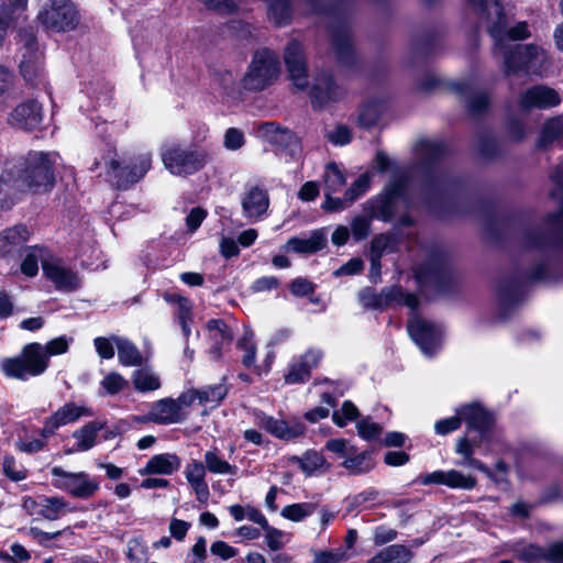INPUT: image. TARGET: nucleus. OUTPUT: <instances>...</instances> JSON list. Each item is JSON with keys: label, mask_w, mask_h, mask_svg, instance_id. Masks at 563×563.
Segmentation results:
<instances>
[{"label": "nucleus", "mask_w": 563, "mask_h": 563, "mask_svg": "<svg viewBox=\"0 0 563 563\" xmlns=\"http://www.w3.org/2000/svg\"><path fill=\"white\" fill-rule=\"evenodd\" d=\"M561 103V97L553 88L537 85L519 95L518 106L522 111L532 109L547 110Z\"/></svg>", "instance_id": "6ab92c4d"}, {"label": "nucleus", "mask_w": 563, "mask_h": 563, "mask_svg": "<svg viewBox=\"0 0 563 563\" xmlns=\"http://www.w3.org/2000/svg\"><path fill=\"white\" fill-rule=\"evenodd\" d=\"M289 460L291 463L299 465L307 476L323 474L330 468V464L324 456L314 450H308L301 456L294 455Z\"/></svg>", "instance_id": "7c9ffc66"}, {"label": "nucleus", "mask_w": 563, "mask_h": 563, "mask_svg": "<svg viewBox=\"0 0 563 563\" xmlns=\"http://www.w3.org/2000/svg\"><path fill=\"white\" fill-rule=\"evenodd\" d=\"M417 482H419L422 485H444L452 489L463 490H471L477 484V479L475 476L471 474H464L457 470H439L431 473H427L424 475H420L417 478Z\"/></svg>", "instance_id": "f3484780"}, {"label": "nucleus", "mask_w": 563, "mask_h": 563, "mask_svg": "<svg viewBox=\"0 0 563 563\" xmlns=\"http://www.w3.org/2000/svg\"><path fill=\"white\" fill-rule=\"evenodd\" d=\"M254 423L274 438L283 441H294L306 432L305 424L298 419L285 420L268 416L262 411L254 412Z\"/></svg>", "instance_id": "4468645a"}, {"label": "nucleus", "mask_w": 563, "mask_h": 563, "mask_svg": "<svg viewBox=\"0 0 563 563\" xmlns=\"http://www.w3.org/2000/svg\"><path fill=\"white\" fill-rule=\"evenodd\" d=\"M284 59L292 84L300 90L308 87L307 66L303 48L297 41H291L285 48Z\"/></svg>", "instance_id": "4be33fe9"}, {"label": "nucleus", "mask_w": 563, "mask_h": 563, "mask_svg": "<svg viewBox=\"0 0 563 563\" xmlns=\"http://www.w3.org/2000/svg\"><path fill=\"white\" fill-rule=\"evenodd\" d=\"M417 151L421 156L422 164L428 168H433L442 158L445 147L441 142L423 140L419 142Z\"/></svg>", "instance_id": "58836bf2"}, {"label": "nucleus", "mask_w": 563, "mask_h": 563, "mask_svg": "<svg viewBox=\"0 0 563 563\" xmlns=\"http://www.w3.org/2000/svg\"><path fill=\"white\" fill-rule=\"evenodd\" d=\"M101 388L103 389L102 395L113 396L123 390L128 385L125 378L117 372H111L103 377L100 382Z\"/></svg>", "instance_id": "5fc2aeb1"}, {"label": "nucleus", "mask_w": 563, "mask_h": 563, "mask_svg": "<svg viewBox=\"0 0 563 563\" xmlns=\"http://www.w3.org/2000/svg\"><path fill=\"white\" fill-rule=\"evenodd\" d=\"M165 299L167 301H177L178 302V319L181 325L183 333L186 338L190 334V310L191 303L187 298L174 295H165Z\"/></svg>", "instance_id": "864d4df0"}, {"label": "nucleus", "mask_w": 563, "mask_h": 563, "mask_svg": "<svg viewBox=\"0 0 563 563\" xmlns=\"http://www.w3.org/2000/svg\"><path fill=\"white\" fill-rule=\"evenodd\" d=\"M461 415L457 413L456 408L454 416L440 419L434 423V431L439 435H446L459 430L461 428Z\"/></svg>", "instance_id": "052dcab7"}, {"label": "nucleus", "mask_w": 563, "mask_h": 563, "mask_svg": "<svg viewBox=\"0 0 563 563\" xmlns=\"http://www.w3.org/2000/svg\"><path fill=\"white\" fill-rule=\"evenodd\" d=\"M284 59L292 84L300 90L308 87L307 66L303 48L297 41H291L285 48Z\"/></svg>", "instance_id": "412c9836"}, {"label": "nucleus", "mask_w": 563, "mask_h": 563, "mask_svg": "<svg viewBox=\"0 0 563 563\" xmlns=\"http://www.w3.org/2000/svg\"><path fill=\"white\" fill-rule=\"evenodd\" d=\"M254 334L251 330H245L243 335L238 341V347L244 352L242 356V363L245 367H255L257 374L262 373V369L255 366L256 358V345L254 343Z\"/></svg>", "instance_id": "a18cd8bd"}, {"label": "nucleus", "mask_w": 563, "mask_h": 563, "mask_svg": "<svg viewBox=\"0 0 563 563\" xmlns=\"http://www.w3.org/2000/svg\"><path fill=\"white\" fill-rule=\"evenodd\" d=\"M415 277L420 290H424L429 285L438 286L442 280L443 273L439 267L428 264L419 266L415 271Z\"/></svg>", "instance_id": "49530a36"}, {"label": "nucleus", "mask_w": 563, "mask_h": 563, "mask_svg": "<svg viewBox=\"0 0 563 563\" xmlns=\"http://www.w3.org/2000/svg\"><path fill=\"white\" fill-rule=\"evenodd\" d=\"M52 485L78 499L91 498L100 488L99 481L86 472H67L60 466L51 470Z\"/></svg>", "instance_id": "1a4fd4ad"}, {"label": "nucleus", "mask_w": 563, "mask_h": 563, "mask_svg": "<svg viewBox=\"0 0 563 563\" xmlns=\"http://www.w3.org/2000/svg\"><path fill=\"white\" fill-rule=\"evenodd\" d=\"M14 88V75L5 67L0 66V107L11 97Z\"/></svg>", "instance_id": "bf43d9fd"}, {"label": "nucleus", "mask_w": 563, "mask_h": 563, "mask_svg": "<svg viewBox=\"0 0 563 563\" xmlns=\"http://www.w3.org/2000/svg\"><path fill=\"white\" fill-rule=\"evenodd\" d=\"M118 349V358L123 366H136L142 362V356L137 347L129 340L123 338H113Z\"/></svg>", "instance_id": "ea45409f"}, {"label": "nucleus", "mask_w": 563, "mask_h": 563, "mask_svg": "<svg viewBox=\"0 0 563 563\" xmlns=\"http://www.w3.org/2000/svg\"><path fill=\"white\" fill-rule=\"evenodd\" d=\"M108 175L115 180L119 187H125L139 181L150 170L152 154L139 153L132 156H121L117 151H110L103 157Z\"/></svg>", "instance_id": "20e7f679"}, {"label": "nucleus", "mask_w": 563, "mask_h": 563, "mask_svg": "<svg viewBox=\"0 0 563 563\" xmlns=\"http://www.w3.org/2000/svg\"><path fill=\"white\" fill-rule=\"evenodd\" d=\"M66 530H58L54 532H46L41 530L37 527H30L26 530H23L26 537L32 539L38 545L52 549L54 548V541L57 540Z\"/></svg>", "instance_id": "603ef678"}, {"label": "nucleus", "mask_w": 563, "mask_h": 563, "mask_svg": "<svg viewBox=\"0 0 563 563\" xmlns=\"http://www.w3.org/2000/svg\"><path fill=\"white\" fill-rule=\"evenodd\" d=\"M245 144L244 133L236 128H230L223 136V145L228 151H238Z\"/></svg>", "instance_id": "69168bd1"}, {"label": "nucleus", "mask_w": 563, "mask_h": 563, "mask_svg": "<svg viewBox=\"0 0 563 563\" xmlns=\"http://www.w3.org/2000/svg\"><path fill=\"white\" fill-rule=\"evenodd\" d=\"M206 329L210 341L213 343L211 353L214 357H218L221 347L231 343L233 338L232 331L222 320L218 319L209 320Z\"/></svg>", "instance_id": "72a5a7b5"}, {"label": "nucleus", "mask_w": 563, "mask_h": 563, "mask_svg": "<svg viewBox=\"0 0 563 563\" xmlns=\"http://www.w3.org/2000/svg\"><path fill=\"white\" fill-rule=\"evenodd\" d=\"M349 558L350 555L346 551L341 548L330 551H318L314 553V563H340Z\"/></svg>", "instance_id": "338daca9"}, {"label": "nucleus", "mask_w": 563, "mask_h": 563, "mask_svg": "<svg viewBox=\"0 0 563 563\" xmlns=\"http://www.w3.org/2000/svg\"><path fill=\"white\" fill-rule=\"evenodd\" d=\"M37 21L47 31L69 32L79 24V11L71 0H42Z\"/></svg>", "instance_id": "0eeeda50"}, {"label": "nucleus", "mask_w": 563, "mask_h": 563, "mask_svg": "<svg viewBox=\"0 0 563 563\" xmlns=\"http://www.w3.org/2000/svg\"><path fill=\"white\" fill-rule=\"evenodd\" d=\"M27 0H0V47L11 23L25 10Z\"/></svg>", "instance_id": "473e14b6"}, {"label": "nucleus", "mask_w": 563, "mask_h": 563, "mask_svg": "<svg viewBox=\"0 0 563 563\" xmlns=\"http://www.w3.org/2000/svg\"><path fill=\"white\" fill-rule=\"evenodd\" d=\"M515 556L523 563H539L547 560L550 563H563V543H554L547 550L536 544L517 543L511 548Z\"/></svg>", "instance_id": "aec40b11"}, {"label": "nucleus", "mask_w": 563, "mask_h": 563, "mask_svg": "<svg viewBox=\"0 0 563 563\" xmlns=\"http://www.w3.org/2000/svg\"><path fill=\"white\" fill-rule=\"evenodd\" d=\"M456 90L467 96V108L472 114L478 115L487 110L489 100L486 93L482 91H475L468 85L464 84L457 85Z\"/></svg>", "instance_id": "79ce46f5"}, {"label": "nucleus", "mask_w": 563, "mask_h": 563, "mask_svg": "<svg viewBox=\"0 0 563 563\" xmlns=\"http://www.w3.org/2000/svg\"><path fill=\"white\" fill-rule=\"evenodd\" d=\"M104 427V421L95 420L86 423L80 429L76 430L73 433V438L75 439L74 446L68 452H86L93 448V445L96 444L98 432L102 430Z\"/></svg>", "instance_id": "c756f323"}, {"label": "nucleus", "mask_w": 563, "mask_h": 563, "mask_svg": "<svg viewBox=\"0 0 563 563\" xmlns=\"http://www.w3.org/2000/svg\"><path fill=\"white\" fill-rule=\"evenodd\" d=\"M412 552L405 545L393 544L377 552L368 563H409Z\"/></svg>", "instance_id": "e433bc0d"}, {"label": "nucleus", "mask_w": 563, "mask_h": 563, "mask_svg": "<svg viewBox=\"0 0 563 563\" xmlns=\"http://www.w3.org/2000/svg\"><path fill=\"white\" fill-rule=\"evenodd\" d=\"M1 465L3 474L12 482H21L27 477V470L11 454L3 456Z\"/></svg>", "instance_id": "3c124183"}, {"label": "nucleus", "mask_w": 563, "mask_h": 563, "mask_svg": "<svg viewBox=\"0 0 563 563\" xmlns=\"http://www.w3.org/2000/svg\"><path fill=\"white\" fill-rule=\"evenodd\" d=\"M92 408L85 402L67 401L43 420V435H54L56 431L67 424H73L81 418L93 417Z\"/></svg>", "instance_id": "ddd939ff"}, {"label": "nucleus", "mask_w": 563, "mask_h": 563, "mask_svg": "<svg viewBox=\"0 0 563 563\" xmlns=\"http://www.w3.org/2000/svg\"><path fill=\"white\" fill-rule=\"evenodd\" d=\"M342 93V89L335 85L332 76L328 73L321 74L311 89L312 102L318 107L336 100Z\"/></svg>", "instance_id": "bb28decb"}, {"label": "nucleus", "mask_w": 563, "mask_h": 563, "mask_svg": "<svg viewBox=\"0 0 563 563\" xmlns=\"http://www.w3.org/2000/svg\"><path fill=\"white\" fill-rule=\"evenodd\" d=\"M263 530L265 532L266 544L272 551H277L284 547V539L286 537V533L284 531L271 527L268 523L263 528Z\"/></svg>", "instance_id": "774afa93"}, {"label": "nucleus", "mask_w": 563, "mask_h": 563, "mask_svg": "<svg viewBox=\"0 0 563 563\" xmlns=\"http://www.w3.org/2000/svg\"><path fill=\"white\" fill-rule=\"evenodd\" d=\"M43 121V108L36 100H26L19 103L7 118V122L14 129L23 131L36 130Z\"/></svg>", "instance_id": "dca6fc26"}, {"label": "nucleus", "mask_w": 563, "mask_h": 563, "mask_svg": "<svg viewBox=\"0 0 563 563\" xmlns=\"http://www.w3.org/2000/svg\"><path fill=\"white\" fill-rule=\"evenodd\" d=\"M71 342L73 338L60 335L48 341L45 345L42 344L45 357H47V360L49 361L51 356L65 354L68 351Z\"/></svg>", "instance_id": "6e6d98bb"}, {"label": "nucleus", "mask_w": 563, "mask_h": 563, "mask_svg": "<svg viewBox=\"0 0 563 563\" xmlns=\"http://www.w3.org/2000/svg\"><path fill=\"white\" fill-rule=\"evenodd\" d=\"M316 510V504L313 503H297L285 506L280 515L287 520L292 522H300L311 516Z\"/></svg>", "instance_id": "09e8293b"}, {"label": "nucleus", "mask_w": 563, "mask_h": 563, "mask_svg": "<svg viewBox=\"0 0 563 563\" xmlns=\"http://www.w3.org/2000/svg\"><path fill=\"white\" fill-rule=\"evenodd\" d=\"M470 431L477 432L476 437L463 435L456 439L454 452L460 456L455 465L476 470L487 477H493L489 467L475 457L476 452L482 455H506L511 448L504 439L500 431L494 426V418L478 404H467L457 407Z\"/></svg>", "instance_id": "7ed1b4c3"}, {"label": "nucleus", "mask_w": 563, "mask_h": 563, "mask_svg": "<svg viewBox=\"0 0 563 563\" xmlns=\"http://www.w3.org/2000/svg\"><path fill=\"white\" fill-rule=\"evenodd\" d=\"M405 188L402 180L394 179L390 181L383 196L368 200L365 203L364 210L367 216L372 219L390 220L395 212L397 201L404 198Z\"/></svg>", "instance_id": "2eb2a0df"}, {"label": "nucleus", "mask_w": 563, "mask_h": 563, "mask_svg": "<svg viewBox=\"0 0 563 563\" xmlns=\"http://www.w3.org/2000/svg\"><path fill=\"white\" fill-rule=\"evenodd\" d=\"M43 274L59 291H73L80 285L77 273L57 257L43 262Z\"/></svg>", "instance_id": "a211bd4d"}, {"label": "nucleus", "mask_w": 563, "mask_h": 563, "mask_svg": "<svg viewBox=\"0 0 563 563\" xmlns=\"http://www.w3.org/2000/svg\"><path fill=\"white\" fill-rule=\"evenodd\" d=\"M279 75V58L267 49H258L254 53L247 71L241 80L245 90L261 91L273 85Z\"/></svg>", "instance_id": "423d86ee"}, {"label": "nucleus", "mask_w": 563, "mask_h": 563, "mask_svg": "<svg viewBox=\"0 0 563 563\" xmlns=\"http://www.w3.org/2000/svg\"><path fill=\"white\" fill-rule=\"evenodd\" d=\"M185 419L186 415L180 413L179 408L174 402V398L167 397L153 402L147 415L142 420L168 426L180 423Z\"/></svg>", "instance_id": "b1692460"}, {"label": "nucleus", "mask_w": 563, "mask_h": 563, "mask_svg": "<svg viewBox=\"0 0 563 563\" xmlns=\"http://www.w3.org/2000/svg\"><path fill=\"white\" fill-rule=\"evenodd\" d=\"M341 465L351 475H362L371 472L375 464L369 452H360L354 448Z\"/></svg>", "instance_id": "f704fd0d"}, {"label": "nucleus", "mask_w": 563, "mask_h": 563, "mask_svg": "<svg viewBox=\"0 0 563 563\" xmlns=\"http://www.w3.org/2000/svg\"><path fill=\"white\" fill-rule=\"evenodd\" d=\"M358 299L365 308L379 310L393 303L406 306L412 310L419 306L418 297L406 292L400 286L384 287L378 294L372 288H365L358 294Z\"/></svg>", "instance_id": "f8f14e48"}, {"label": "nucleus", "mask_w": 563, "mask_h": 563, "mask_svg": "<svg viewBox=\"0 0 563 563\" xmlns=\"http://www.w3.org/2000/svg\"><path fill=\"white\" fill-rule=\"evenodd\" d=\"M243 209V216L250 222H256L260 220L268 210L269 196L266 189L252 186L247 188L241 199Z\"/></svg>", "instance_id": "5701e85b"}, {"label": "nucleus", "mask_w": 563, "mask_h": 563, "mask_svg": "<svg viewBox=\"0 0 563 563\" xmlns=\"http://www.w3.org/2000/svg\"><path fill=\"white\" fill-rule=\"evenodd\" d=\"M22 58L20 73L23 78L34 87L45 85V74L42 64V55L37 48L32 31L20 32Z\"/></svg>", "instance_id": "9b49d317"}, {"label": "nucleus", "mask_w": 563, "mask_h": 563, "mask_svg": "<svg viewBox=\"0 0 563 563\" xmlns=\"http://www.w3.org/2000/svg\"><path fill=\"white\" fill-rule=\"evenodd\" d=\"M203 459L206 468L212 474L236 475L238 473V467L221 459L217 449L206 451Z\"/></svg>", "instance_id": "37998d69"}, {"label": "nucleus", "mask_w": 563, "mask_h": 563, "mask_svg": "<svg viewBox=\"0 0 563 563\" xmlns=\"http://www.w3.org/2000/svg\"><path fill=\"white\" fill-rule=\"evenodd\" d=\"M327 239L321 230L312 231L308 238H291L287 241L284 250L299 254H310L322 250Z\"/></svg>", "instance_id": "c85d7f7f"}, {"label": "nucleus", "mask_w": 563, "mask_h": 563, "mask_svg": "<svg viewBox=\"0 0 563 563\" xmlns=\"http://www.w3.org/2000/svg\"><path fill=\"white\" fill-rule=\"evenodd\" d=\"M481 18L486 20L487 30L496 48L504 56L507 74L523 70L528 75H540L547 60L545 52L536 45L506 47V41H521L530 36L527 22L521 21L509 27L508 19L499 0H467Z\"/></svg>", "instance_id": "f257e3e1"}, {"label": "nucleus", "mask_w": 563, "mask_h": 563, "mask_svg": "<svg viewBox=\"0 0 563 563\" xmlns=\"http://www.w3.org/2000/svg\"><path fill=\"white\" fill-rule=\"evenodd\" d=\"M279 134L278 141L273 145L278 146L296 159L300 158L301 145L299 137L292 131L284 128H282Z\"/></svg>", "instance_id": "de8ad7c7"}, {"label": "nucleus", "mask_w": 563, "mask_h": 563, "mask_svg": "<svg viewBox=\"0 0 563 563\" xmlns=\"http://www.w3.org/2000/svg\"><path fill=\"white\" fill-rule=\"evenodd\" d=\"M31 505H36L37 507V515L42 516L43 518L47 520H57L60 517L67 515L68 512H71L73 509L69 505V503L63 498V497H46L42 496L38 498L37 501L33 500L32 498H26L24 500V506L26 508Z\"/></svg>", "instance_id": "393cba45"}, {"label": "nucleus", "mask_w": 563, "mask_h": 563, "mask_svg": "<svg viewBox=\"0 0 563 563\" xmlns=\"http://www.w3.org/2000/svg\"><path fill=\"white\" fill-rule=\"evenodd\" d=\"M358 410L353 402L346 400L342 404L341 409L335 410L332 415V420L338 427H345L350 421L357 418Z\"/></svg>", "instance_id": "4d7b16f0"}, {"label": "nucleus", "mask_w": 563, "mask_h": 563, "mask_svg": "<svg viewBox=\"0 0 563 563\" xmlns=\"http://www.w3.org/2000/svg\"><path fill=\"white\" fill-rule=\"evenodd\" d=\"M161 156L165 168L176 176L192 175L208 162V155L205 151L185 147L176 143L165 145L162 148Z\"/></svg>", "instance_id": "6e6552de"}, {"label": "nucleus", "mask_w": 563, "mask_h": 563, "mask_svg": "<svg viewBox=\"0 0 563 563\" xmlns=\"http://www.w3.org/2000/svg\"><path fill=\"white\" fill-rule=\"evenodd\" d=\"M417 308L418 306L413 310L410 309L407 330L421 352L427 356H431L442 344L443 329L440 324L419 317Z\"/></svg>", "instance_id": "9d476101"}, {"label": "nucleus", "mask_w": 563, "mask_h": 563, "mask_svg": "<svg viewBox=\"0 0 563 563\" xmlns=\"http://www.w3.org/2000/svg\"><path fill=\"white\" fill-rule=\"evenodd\" d=\"M563 139V115L549 118L542 124L537 140L539 150H548Z\"/></svg>", "instance_id": "2f4dec72"}, {"label": "nucleus", "mask_w": 563, "mask_h": 563, "mask_svg": "<svg viewBox=\"0 0 563 563\" xmlns=\"http://www.w3.org/2000/svg\"><path fill=\"white\" fill-rule=\"evenodd\" d=\"M47 255L48 251L44 247H29L21 264V272L27 277H34L38 272V263L43 265L44 261H49Z\"/></svg>", "instance_id": "a19ab883"}, {"label": "nucleus", "mask_w": 563, "mask_h": 563, "mask_svg": "<svg viewBox=\"0 0 563 563\" xmlns=\"http://www.w3.org/2000/svg\"><path fill=\"white\" fill-rule=\"evenodd\" d=\"M207 216L208 211L202 207H194L190 209L185 218L187 232L190 234L195 233L206 220Z\"/></svg>", "instance_id": "0e129e2a"}, {"label": "nucleus", "mask_w": 563, "mask_h": 563, "mask_svg": "<svg viewBox=\"0 0 563 563\" xmlns=\"http://www.w3.org/2000/svg\"><path fill=\"white\" fill-rule=\"evenodd\" d=\"M358 435L366 441L378 440L382 434V427L371 419H362L356 424Z\"/></svg>", "instance_id": "13d9d810"}, {"label": "nucleus", "mask_w": 563, "mask_h": 563, "mask_svg": "<svg viewBox=\"0 0 563 563\" xmlns=\"http://www.w3.org/2000/svg\"><path fill=\"white\" fill-rule=\"evenodd\" d=\"M181 466L180 457L175 453H161L152 456L140 470L141 475H172Z\"/></svg>", "instance_id": "a878e982"}, {"label": "nucleus", "mask_w": 563, "mask_h": 563, "mask_svg": "<svg viewBox=\"0 0 563 563\" xmlns=\"http://www.w3.org/2000/svg\"><path fill=\"white\" fill-rule=\"evenodd\" d=\"M47 367L48 360L44 355L42 344L36 342L24 345L19 355L0 362L2 373L9 378L19 380L40 376Z\"/></svg>", "instance_id": "39448f33"}, {"label": "nucleus", "mask_w": 563, "mask_h": 563, "mask_svg": "<svg viewBox=\"0 0 563 563\" xmlns=\"http://www.w3.org/2000/svg\"><path fill=\"white\" fill-rule=\"evenodd\" d=\"M59 155L55 152H29L22 158L0 164V208H9L22 194L49 191L55 183L54 166Z\"/></svg>", "instance_id": "f03ea898"}, {"label": "nucleus", "mask_w": 563, "mask_h": 563, "mask_svg": "<svg viewBox=\"0 0 563 563\" xmlns=\"http://www.w3.org/2000/svg\"><path fill=\"white\" fill-rule=\"evenodd\" d=\"M323 180L324 192H339L346 183L345 176L335 163L327 165Z\"/></svg>", "instance_id": "8fccbe9b"}, {"label": "nucleus", "mask_w": 563, "mask_h": 563, "mask_svg": "<svg viewBox=\"0 0 563 563\" xmlns=\"http://www.w3.org/2000/svg\"><path fill=\"white\" fill-rule=\"evenodd\" d=\"M30 232L25 225L19 224L0 232V254L12 255L27 242Z\"/></svg>", "instance_id": "cd10ccee"}, {"label": "nucleus", "mask_w": 563, "mask_h": 563, "mask_svg": "<svg viewBox=\"0 0 563 563\" xmlns=\"http://www.w3.org/2000/svg\"><path fill=\"white\" fill-rule=\"evenodd\" d=\"M132 384L135 390L142 394L158 390L162 386L159 375L148 367L134 371Z\"/></svg>", "instance_id": "4c0bfd02"}, {"label": "nucleus", "mask_w": 563, "mask_h": 563, "mask_svg": "<svg viewBox=\"0 0 563 563\" xmlns=\"http://www.w3.org/2000/svg\"><path fill=\"white\" fill-rule=\"evenodd\" d=\"M369 174L365 173L361 175L345 191V199L349 200V202L355 201L357 198H360L363 194L367 191V189L369 188Z\"/></svg>", "instance_id": "680f3d73"}, {"label": "nucleus", "mask_w": 563, "mask_h": 563, "mask_svg": "<svg viewBox=\"0 0 563 563\" xmlns=\"http://www.w3.org/2000/svg\"><path fill=\"white\" fill-rule=\"evenodd\" d=\"M371 219L365 216H357L351 222V232L356 241L365 240L371 233Z\"/></svg>", "instance_id": "e2e57ef3"}, {"label": "nucleus", "mask_w": 563, "mask_h": 563, "mask_svg": "<svg viewBox=\"0 0 563 563\" xmlns=\"http://www.w3.org/2000/svg\"><path fill=\"white\" fill-rule=\"evenodd\" d=\"M198 404L203 407L214 408L227 396L228 389L223 384L207 386L202 389H197Z\"/></svg>", "instance_id": "c03bdc74"}, {"label": "nucleus", "mask_w": 563, "mask_h": 563, "mask_svg": "<svg viewBox=\"0 0 563 563\" xmlns=\"http://www.w3.org/2000/svg\"><path fill=\"white\" fill-rule=\"evenodd\" d=\"M52 435H43L42 428L34 433L24 432L15 441V449L25 454H36L47 446V440Z\"/></svg>", "instance_id": "c9c22d12"}]
</instances>
